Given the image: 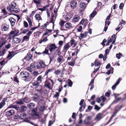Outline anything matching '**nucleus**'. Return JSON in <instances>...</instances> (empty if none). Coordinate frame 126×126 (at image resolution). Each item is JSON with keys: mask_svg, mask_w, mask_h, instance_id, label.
Returning <instances> with one entry per match:
<instances>
[{"mask_svg": "<svg viewBox=\"0 0 126 126\" xmlns=\"http://www.w3.org/2000/svg\"><path fill=\"white\" fill-rule=\"evenodd\" d=\"M49 50L50 52L52 53L53 51H54L57 48L55 43L51 44L49 45Z\"/></svg>", "mask_w": 126, "mask_h": 126, "instance_id": "1", "label": "nucleus"}, {"mask_svg": "<svg viewBox=\"0 0 126 126\" xmlns=\"http://www.w3.org/2000/svg\"><path fill=\"white\" fill-rule=\"evenodd\" d=\"M92 118V116H88L86 117L84 121V122L86 125H90V122Z\"/></svg>", "mask_w": 126, "mask_h": 126, "instance_id": "2", "label": "nucleus"}, {"mask_svg": "<svg viewBox=\"0 0 126 126\" xmlns=\"http://www.w3.org/2000/svg\"><path fill=\"white\" fill-rule=\"evenodd\" d=\"M14 113V110H11L6 112L5 114L7 116L10 117Z\"/></svg>", "mask_w": 126, "mask_h": 126, "instance_id": "3", "label": "nucleus"}, {"mask_svg": "<svg viewBox=\"0 0 126 126\" xmlns=\"http://www.w3.org/2000/svg\"><path fill=\"white\" fill-rule=\"evenodd\" d=\"M27 109V107L26 106L23 105L21 106L20 107H19L18 110H18L21 112H24Z\"/></svg>", "mask_w": 126, "mask_h": 126, "instance_id": "4", "label": "nucleus"}, {"mask_svg": "<svg viewBox=\"0 0 126 126\" xmlns=\"http://www.w3.org/2000/svg\"><path fill=\"white\" fill-rule=\"evenodd\" d=\"M29 75H28V76L27 75H24L22 78H25V79H23V80L26 82L29 81L31 80L32 79V77L31 76H29Z\"/></svg>", "mask_w": 126, "mask_h": 126, "instance_id": "5", "label": "nucleus"}, {"mask_svg": "<svg viewBox=\"0 0 126 126\" xmlns=\"http://www.w3.org/2000/svg\"><path fill=\"white\" fill-rule=\"evenodd\" d=\"M97 10V9L96 7L94 9V11L90 15V17L91 18H93L97 14V13L96 12V11Z\"/></svg>", "mask_w": 126, "mask_h": 126, "instance_id": "6", "label": "nucleus"}, {"mask_svg": "<svg viewBox=\"0 0 126 126\" xmlns=\"http://www.w3.org/2000/svg\"><path fill=\"white\" fill-rule=\"evenodd\" d=\"M77 4V2L75 0H73L70 2V6L71 7L74 9L76 7Z\"/></svg>", "mask_w": 126, "mask_h": 126, "instance_id": "7", "label": "nucleus"}, {"mask_svg": "<svg viewBox=\"0 0 126 126\" xmlns=\"http://www.w3.org/2000/svg\"><path fill=\"white\" fill-rule=\"evenodd\" d=\"M9 20L12 26H14L15 25L16 20L13 17H11L9 19Z\"/></svg>", "mask_w": 126, "mask_h": 126, "instance_id": "8", "label": "nucleus"}, {"mask_svg": "<svg viewBox=\"0 0 126 126\" xmlns=\"http://www.w3.org/2000/svg\"><path fill=\"white\" fill-rule=\"evenodd\" d=\"M102 114L101 113H99L96 115V117L94 119V120H96L97 121H99L102 119L103 117H102Z\"/></svg>", "mask_w": 126, "mask_h": 126, "instance_id": "9", "label": "nucleus"}, {"mask_svg": "<svg viewBox=\"0 0 126 126\" xmlns=\"http://www.w3.org/2000/svg\"><path fill=\"white\" fill-rule=\"evenodd\" d=\"M8 108V109L10 108H14L17 110H18L19 109V106L17 105H13L11 104Z\"/></svg>", "mask_w": 126, "mask_h": 126, "instance_id": "10", "label": "nucleus"}, {"mask_svg": "<svg viewBox=\"0 0 126 126\" xmlns=\"http://www.w3.org/2000/svg\"><path fill=\"white\" fill-rule=\"evenodd\" d=\"M28 107L29 109L33 108L35 106V104L33 103H30L27 104Z\"/></svg>", "mask_w": 126, "mask_h": 126, "instance_id": "11", "label": "nucleus"}, {"mask_svg": "<svg viewBox=\"0 0 126 126\" xmlns=\"http://www.w3.org/2000/svg\"><path fill=\"white\" fill-rule=\"evenodd\" d=\"M13 41L15 43L17 44L20 42L21 40L20 39L18 38H14L13 40Z\"/></svg>", "mask_w": 126, "mask_h": 126, "instance_id": "12", "label": "nucleus"}, {"mask_svg": "<svg viewBox=\"0 0 126 126\" xmlns=\"http://www.w3.org/2000/svg\"><path fill=\"white\" fill-rule=\"evenodd\" d=\"M77 57L76 58L74 59L73 60H72V61H71L70 62L68 63V65H69L73 66L75 64V60L77 59Z\"/></svg>", "mask_w": 126, "mask_h": 126, "instance_id": "13", "label": "nucleus"}, {"mask_svg": "<svg viewBox=\"0 0 126 126\" xmlns=\"http://www.w3.org/2000/svg\"><path fill=\"white\" fill-rule=\"evenodd\" d=\"M86 4L85 2H81L79 5V7L80 8L83 9L85 8L86 7Z\"/></svg>", "mask_w": 126, "mask_h": 126, "instance_id": "14", "label": "nucleus"}, {"mask_svg": "<svg viewBox=\"0 0 126 126\" xmlns=\"http://www.w3.org/2000/svg\"><path fill=\"white\" fill-rule=\"evenodd\" d=\"M27 116L26 114L24 113H21L20 116V120H23Z\"/></svg>", "mask_w": 126, "mask_h": 126, "instance_id": "15", "label": "nucleus"}, {"mask_svg": "<svg viewBox=\"0 0 126 126\" xmlns=\"http://www.w3.org/2000/svg\"><path fill=\"white\" fill-rule=\"evenodd\" d=\"M116 99L114 100L111 103V105H113V104H115L117 103L121 99V97H119L117 98H115Z\"/></svg>", "mask_w": 126, "mask_h": 126, "instance_id": "16", "label": "nucleus"}, {"mask_svg": "<svg viewBox=\"0 0 126 126\" xmlns=\"http://www.w3.org/2000/svg\"><path fill=\"white\" fill-rule=\"evenodd\" d=\"M29 118L30 117H29L28 118L26 117L23 120V122H25L30 124V123L31 122H32L30 121V119H29Z\"/></svg>", "mask_w": 126, "mask_h": 126, "instance_id": "17", "label": "nucleus"}, {"mask_svg": "<svg viewBox=\"0 0 126 126\" xmlns=\"http://www.w3.org/2000/svg\"><path fill=\"white\" fill-rule=\"evenodd\" d=\"M79 16H77L73 18L72 19V21L74 22H78L79 20Z\"/></svg>", "mask_w": 126, "mask_h": 126, "instance_id": "18", "label": "nucleus"}, {"mask_svg": "<svg viewBox=\"0 0 126 126\" xmlns=\"http://www.w3.org/2000/svg\"><path fill=\"white\" fill-rule=\"evenodd\" d=\"M22 75H27L28 76V75H30V74L28 72L25 71L21 72L20 74V76L22 77Z\"/></svg>", "mask_w": 126, "mask_h": 126, "instance_id": "19", "label": "nucleus"}, {"mask_svg": "<svg viewBox=\"0 0 126 126\" xmlns=\"http://www.w3.org/2000/svg\"><path fill=\"white\" fill-rule=\"evenodd\" d=\"M67 83L68 84V86L69 87H71L73 85V82L70 79H68V82Z\"/></svg>", "mask_w": 126, "mask_h": 126, "instance_id": "20", "label": "nucleus"}, {"mask_svg": "<svg viewBox=\"0 0 126 126\" xmlns=\"http://www.w3.org/2000/svg\"><path fill=\"white\" fill-rule=\"evenodd\" d=\"M72 25V24L71 23H67L65 25V27L66 28H69L70 27H71V28H72L73 27H71Z\"/></svg>", "mask_w": 126, "mask_h": 126, "instance_id": "21", "label": "nucleus"}, {"mask_svg": "<svg viewBox=\"0 0 126 126\" xmlns=\"http://www.w3.org/2000/svg\"><path fill=\"white\" fill-rule=\"evenodd\" d=\"M37 64V62H35L34 63V64L32 63H31L30 65V67L31 68H35V65H36V64Z\"/></svg>", "mask_w": 126, "mask_h": 126, "instance_id": "22", "label": "nucleus"}, {"mask_svg": "<svg viewBox=\"0 0 126 126\" xmlns=\"http://www.w3.org/2000/svg\"><path fill=\"white\" fill-rule=\"evenodd\" d=\"M46 108V106L44 105L40 107L39 108V110L40 111L42 112L44 111Z\"/></svg>", "mask_w": 126, "mask_h": 126, "instance_id": "23", "label": "nucleus"}, {"mask_svg": "<svg viewBox=\"0 0 126 126\" xmlns=\"http://www.w3.org/2000/svg\"><path fill=\"white\" fill-rule=\"evenodd\" d=\"M94 63L95 66H98L101 64V63L97 61V59L95 60Z\"/></svg>", "mask_w": 126, "mask_h": 126, "instance_id": "24", "label": "nucleus"}, {"mask_svg": "<svg viewBox=\"0 0 126 126\" xmlns=\"http://www.w3.org/2000/svg\"><path fill=\"white\" fill-rule=\"evenodd\" d=\"M87 32H85L84 33H81L80 34V36L83 38L84 37H86L87 36Z\"/></svg>", "mask_w": 126, "mask_h": 126, "instance_id": "25", "label": "nucleus"}, {"mask_svg": "<svg viewBox=\"0 0 126 126\" xmlns=\"http://www.w3.org/2000/svg\"><path fill=\"white\" fill-rule=\"evenodd\" d=\"M27 20L29 23V27H31L32 26V23L31 18H27Z\"/></svg>", "mask_w": 126, "mask_h": 126, "instance_id": "26", "label": "nucleus"}, {"mask_svg": "<svg viewBox=\"0 0 126 126\" xmlns=\"http://www.w3.org/2000/svg\"><path fill=\"white\" fill-rule=\"evenodd\" d=\"M10 5V7L14 9L16 6V3L15 2H13L11 3Z\"/></svg>", "mask_w": 126, "mask_h": 126, "instance_id": "27", "label": "nucleus"}, {"mask_svg": "<svg viewBox=\"0 0 126 126\" xmlns=\"http://www.w3.org/2000/svg\"><path fill=\"white\" fill-rule=\"evenodd\" d=\"M48 50L47 49L46 47L45 48V50L43 52V53L45 54H46L49 55H50V53H48Z\"/></svg>", "mask_w": 126, "mask_h": 126, "instance_id": "28", "label": "nucleus"}, {"mask_svg": "<svg viewBox=\"0 0 126 126\" xmlns=\"http://www.w3.org/2000/svg\"><path fill=\"white\" fill-rule=\"evenodd\" d=\"M66 22V21H64L63 20H61L59 23V24L61 27L64 26V23Z\"/></svg>", "mask_w": 126, "mask_h": 126, "instance_id": "29", "label": "nucleus"}, {"mask_svg": "<svg viewBox=\"0 0 126 126\" xmlns=\"http://www.w3.org/2000/svg\"><path fill=\"white\" fill-rule=\"evenodd\" d=\"M123 106V105H121L120 106L118 107L117 109H116L115 110V111L117 113L122 108Z\"/></svg>", "mask_w": 126, "mask_h": 126, "instance_id": "30", "label": "nucleus"}, {"mask_svg": "<svg viewBox=\"0 0 126 126\" xmlns=\"http://www.w3.org/2000/svg\"><path fill=\"white\" fill-rule=\"evenodd\" d=\"M122 55V53H118L116 54V57L117 58V59H119L120 58Z\"/></svg>", "mask_w": 126, "mask_h": 126, "instance_id": "31", "label": "nucleus"}, {"mask_svg": "<svg viewBox=\"0 0 126 126\" xmlns=\"http://www.w3.org/2000/svg\"><path fill=\"white\" fill-rule=\"evenodd\" d=\"M27 55V56H28V59H27L28 61H29L31 59L32 57V55L29 53H28Z\"/></svg>", "mask_w": 126, "mask_h": 126, "instance_id": "32", "label": "nucleus"}, {"mask_svg": "<svg viewBox=\"0 0 126 126\" xmlns=\"http://www.w3.org/2000/svg\"><path fill=\"white\" fill-rule=\"evenodd\" d=\"M15 103H16L17 104H18L19 105H21L23 104H24V103L22 100H20L19 101H16Z\"/></svg>", "mask_w": 126, "mask_h": 126, "instance_id": "33", "label": "nucleus"}, {"mask_svg": "<svg viewBox=\"0 0 126 126\" xmlns=\"http://www.w3.org/2000/svg\"><path fill=\"white\" fill-rule=\"evenodd\" d=\"M23 102H24L25 103H27L29 102L28 100V98L27 97H25L23 98Z\"/></svg>", "mask_w": 126, "mask_h": 126, "instance_id": "34", "label": "nucleus"}, {"mask_svg": "<svg viewBox=\"0 0 126 126\" xmlns=\"http://www.w3.org/2000/svg\"><path fill=\"white\" fill-rule=\"evenodd\" d=\"M6 42V41L5 40H2L0 45V48L3 45L5 44Z\"/></svg>", "mask_w": 126, "mask_h": 126, "instance_id": "35", "label": "nucleus"}, {"mask_svg": "<svg viewBox=\"0 0 126 126\" xmlns=\"http://www.w3.org/2000/svg\"><path fill=\"white\" fill-rule=\"evenodd\" d=\"M39 63L40 64L41 66L43 68H45L46 66V65L45 64V63L43 61H41L40 62H39Z\"/></svg>", "mask_w": 126, "mask_h": 126, "instance_id": "36", "label": "nucleus"}, {"mask_svg": "<svg viewBox=\"0 0 126 126\" xmlns=\"http://www.w3.org/2000/svg\"><path fill=\"white\" fill-rule=\"evenodd\" d=\"M34 3L36 4H41V0H33Z\"/></svg>", "mask_w": 126, "mask_h": 126, "instance_id": "37", "label": "nucleus"}, {"mask_svg": "<svg viewBox=\"0 0 126 126\" xmlns=\"http://www.w3.org/2000/svg\"><path fill=\"white\" fill-rule=\"evenodd\" d=\"M30 37L29 36H27V35H25L23 37V39L22 40V42H23L24 41L26 40H29V39Z\"/></svg>", "mask_w": 126, "mask_h": 126, "instance_id": "38", "label": "nucleus"}, {"mask_svg": "<svg viewBox=\"0 0 126 126\" xmlns=\"http://www.w3.org/2000/svg\"><path fill=\"white\" fill-rule=\"evenodd\" d=\"M70 46L69 45L68 43H67L64 46L63 48L65 49L66 50L68 49L69 47Z\"/></svg>", "mask_w": 126, "mask_h": 126, "instance_id": "39", "label": "nucleus"}, {"mask_svg": "<svg viewBox=\"0 0 126 126\" xmlns=\"http://www.w3.org/2000/svg\"><path fill=\"white\" fill-rule=\"evenodd\" d=\"M63 58V57L62 56H60L59 57H58L57 59L58 62L61 63L62 61Z\"/></svg>", "mask_w": 126, "mask_h": 126, "instance_id": "40", "label": "nucleus"}, {"mask_svg": "<svg viewBox=\"0 0 126 126\" xmlns=\"http://www.w3.org/2000/svg\"><path fill=\"white\" fill-rule=\"evenodd\" d=\"M110 91L109 90L107 92H106L105 94V95L107 97H109L110 95Z\"/></svg>", "mask_w": 126, "mask_h": 126, "instance_id": "41", "label": "nucleus"}, {"mask_svg": "<svg viewBox=\"0 0 126 126\" xmlns=\"http://www.w3.org/2000/svg\"><path fill=\"white\" fill-rule=\"evenodd\" d=\"M60 93L58 92H55V94L53 96V97H54L56 98H57V99L58 98V97L59 96Z\"/></svg>", "mask_w": 126, "mask_h": 126, "instance_id": "42", "label": "nucleus"}, {"mask_svg": "<svg viewBox=\"0 0 126 126\" xmlns=\"http://www.w3.org/2000/svg\"><path fill=\"white\" fill-rule=\"evenodd\" d=\"M2 11L4 15H7V12L5 8H3L2 9Z\"/></svg>", "mask_w": 126, "mask_h": 126, "instance_id": "43", "label": "nucleus"}, {"mask_svg": "<svg viewBox=\"0 0 126 126\" xmlns=\"http://www.w3.org/2000/svg\"><path fill=\"white\" fill-rule=\"evenodd\" d=\"M50 84L49 82H48L47 84H45V86L48 89H52V88H51L50 87Z\"/></svg>", "mask_w": 126, "mask_h": 126, "instance_id": "44", "label": "nucleus"}, {"mask_svg": "<svg viewBox=\"0 0 126 126\" xmlns=\"http://www.w3.org/2000/svg\"><path fill=\"white\" fill-rule=\"evenodd\" d=\"M108 28V26H107V21L106 20L105 22V26L104 29V31L106 32L107 31Z\"/></svg>", "mask_w": 126, "mask_h": 126, "instance_id": "45", "label": "nucleus"}, {"mask_svg": "<svg viewBox=\"0 0 126 126\" xmlns=\"http://www.w3.org/2000/svg\"><path fill=\"white\" fill-rule=\"evenodd\" d=\"M24 26L25 27L27 28L28 27V25L27 22L25 21H24L23 22Z\"/></svg>", "mask_w": 126, "mask_h": 126, "instance_id": "46", "label": "nucleus"}, {"mask_svg": "<svg viewBox=\"0 0 126 126\" xmlns=\"http://www.w3.org/2000/svg\"><path fill=\"white\" fill-rule=\"evenodd\" d=\"M40 23H39V24L38 25V26H37L36 27H33V28H31L30 29V30H34L37 28H39V27L40 26Z\"/></svg>", "mask_w": 126, "mask_h": 126, "instance_id": "47", "label": "nucleus"}, {"mask_svg": "<svg viewBox=\"0 0 126 126\" xmlns=\"http://www.w3.org/2000/svg\"><path fill=\"white\" fill-rule=\"evenodd\" d=\"M82 26H79V28L77 29L78 32H81L82 31Z\"/></svg>", "mask_w": 126, "mask_h": 126, "instance_id": "48", "label": "nucleus"}, {"mask_svg": "<svg viewBox=\"0 0 126 126\" xmlns=\"http://www.w3.org/2000/svg\"><path fill=\"white\" fill-rule=\"evenodd\" d=\"M120 78H119L117 80V81L114 84H115V85H116L117 86L118 84L119 83L120 81L121 80L120 79H121Z\"/></svg>", "mask_w": 126, "mask_h": 126, "instance_id": "49", "label": "nucleus"}, {"mask_svg": "<svg viewBox=\"0 0 126 126\" xmlns=\"http://www.w3.org/2000/svg\"><path fill=\"white\" fill-rule=\"evenodd\" d=\"M101 98L102 100V102H103L105 101L106 99V98L103 95H102L101 96Z\"/></svg>", "mask_w": 126, "mask_h": 126, "instance_id": "50", "label": "nucleus"}, {"mask_svg": "<svg viewBox=\"0 0 126 126\" xmlns=\"http://www.w3.org/2000/svg\"><path fill=\"white\" fill-rule=\"evenodd\" d=\"M100 108L99 107L96 105H95V107L94 108V109L97 111L99 110L100 109Z\"/></svg>", "mask_w": 126, "mask_h": 126, "instance_id": "51", "label": "nucleus"}, {"mask_svg": "<svg viewBox=\"0 0 126 126\" xmlns=\"http://www.w3.org/2000/svg\"><path fill=\"white\" fill-rule=\"evenodd\" d=\"M5 59H4L3 60L0 62V64L1 65H4L6 63H5Z\"/></svg>", "mask_w": 126, "mask_h": 126, "instance_id": "52", "label": "nucleus"}, {"mask_svg": "<svg viewBox=\"0 0 126 126\" xmlns=\"http://www.w3.org/2000/svg\"><path fill=\"white\" fill-rule=\"evenodd\" d=\"M124 4L123 3H120L119 6V8L120 9H123L124 6Z\"/></svg>", "mask_w": 126, "mask_h": 126, "instance_id": "53", "label": "nucleus"}, {"mask_svg": "<svg viewBox=\"0 0 126 126\" xmlns=\"http://www.w3.org/2000/svg\"><path fill=\"white\" fill-rule=\"evenodd\" d=\"M48 22H47L46 23L44 24L42 26L40 27V28L41 29H43L44 28V27H47V24L48 23Z\"/></svg>", "mask_w": 126, "mask_h": 126, "instance_id": "54", "label": "nucleus"}, {"mask_svg": "<svg viewBox=\"0 0 126 126\" xmlns=\"http://www.w3.org/2000/svg\"><path fill=\"white\" fill-rule=\"evenodd\" d=\"M33 115L38 117L39 118H40L39 112H36L34 113L33 114Z\"/></svg>", "mask_w": 126, "mask_h": 126, "instance_id": "55", "label": "nucleus"}, {"mask_svg": "<svg viewBox=\"0 0 126 126\" xmlns=\"http://www.w3.org/2000/svg\"><path fill=\"white\" fill-rule=\"evenodd\" d=\"M14 119H20V116H19L17 114H16L14 116Z\"/></svg>", "mask_w": 126, "mask_h": 126, "instance_id": "56", "label": "nucleus"}, {"mask_svg": "<svg viewBox=\"0 0 126 126\" xmlns=\"http://www.w3.org/2000/svg\"><path fill=\"white\" fill-rule=\"evenodd\" d=\"M40 16V15L39 14H37L35 16V19L36 20H39V18Z\"/></svg>", "mask_w": 126, "mask_h": 126, "instance_id": "57", "label": "nucleus"}, {"mask_svg": "<svg viewBox=\"0 0 126 126\" xmlns=\"http://www.w3.org/2000/svg\"><path fill=\"white\" fill-rule=\"evenodd\" d=\"M10 47L11 44L9 43L7 45H6L5 46V47L7 49H8L10 48Z\"/></svg>", "mask_w": 126, "mask_h": 126, "instance_id": "58", "label": "nucleus"}, {"mask_svg": "<svg viewBox=\"0 0 126 126\" xmlns=\"http://www.w3.org/2000/svg\"><path fill=\"white\" fill-rule=\"evenodd\" d=\"M85 19L83 18L82 19L80 22H79V24L80 25H83V23L84 22H85Z\"/></svg>", "mask_w": 126, "mask_h": 126, "instance_id": "59", "label": "nucleus"}, {"mask_svg": "<svg viewBox=\"0 0 126 126\" xmlns=\"http://www.w3.org/2000/svg\"><path fill=\"white\" fill-rule=\"evenodd\" d=\"M8 29L7 27L5 26L3 27V28H2V29L3 31H6Z\"/></svg>", "mask_w": 126, "mask_h": 126, "instance_id": "60", "label": "nucleus"}, {"mask_svg": "<svg viewBox=\"0 0 126 126\" xmlns=\"http://www.w3.org/2000/svg\"><path fill=\"white\" fill-rule=\"evenodd\" d=\"M29 31V29H25L22 32V33L23 34H25Z\"/></svg>", "mask_w": 126, "mask_h": 126, "instance_id": "61", "label": "nucleus"}, {"mask_svg": "<svg viewBox=\"0 0 126 126\" xmlns=\"http://www.w3.org/2000/svg\"><path fill=\"white\" fill-rule=\"evenodd\" d=\"M107 55L105 54L103 57V60L104 61H105L106 60L107 58Z\"/></svg>", "mask_w": 126, "mask_h": 126, "instance_id": "62", "label": "nucleus"}, {"mask_svg": "<svg viewBox=\"0 0 126 126\" xmlns=\"http://www.w3.org/2000/svg\"><path fill=\"white\" fill-rule=\"evenodd\" d=\"M41 123L42 124H44L45 123L46 120L44 119H42L40 121Z\"/></svg>", "mask_w": 126, "mask_h": 126, "instance_id": "63", "label": "nucleus"}, {"mask_svg": "<svg viewBox=\"0 0 126 126\" xmlns=\"http://www.w3.org/2000/svg\"><path fill=\"white\" fill-rule=\"evenodd\" d=\"M60 72V70L59 69L55 71L54 72V73L58 75L59 74Z\"/></svg>", "mask_w": 126, "mask_h": 126, "instance_id": "64", "label": "nucleus"}]
</instances>
